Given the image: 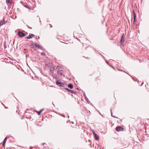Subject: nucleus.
<instances>
[{
  "mask_svg": "<svg viewBox=\"0 0 149 149\" xmlns=\"http://www.w3.org/2000/svg\"><path fill=\"white\" fill-rule=\"evenodd\" d=\"M97 111H98L99 113L100 112V111H99L98 110H97Z\"/></svg>",
  "mask_w": 149,
  "mask_h": 149,
  "instance_id": "bb28decb",
  "label": "nucleus"
},
{
  "mask_svg": "<svg viewBox=\"0 0 149 149\" xmlns=\"http://www.w3.org/2000/svg\"><path fill=\"white\" fill-rule=\"evenodd\" d=\"M99 113H100V115H101V113H100V112H99Z\"/></svg>",
  "mask_w": 149,
  "mask_h": 149,
  "instance_id": "cd10ccee",
  "label": "nucleus"
},
{
  "mask_svg": "<svg viewBox=\"0 0 149 149\" xmlns=\"http://www.w3.org/2000/svg\"><path fill=\"white\" fill-rule=\"evenodd\" d=\"M22 1H21V2H20V3H22Z\"/></svg>",
  "mask_w": 149,
  "mask_h": 149,
  "instance_id": "c756f323",
  "label": "nucleus"
},
{
  "mask_svg": "<svg viewBox=\"0 0 149 149\" xmlns=\"http://www.w3.org/2000/svg\"><path fill=\"white\" fill-rule=\"evenodd\" d=\"M65 90L68 92H70L72 93H73L75 95H77V93L75 92H74V91H73L72 90H70L69 89H68V88H65Z\"/></svg>",
  "mask_w": 149,
  "mask_h": 149,
  "instance_id": "423d86ee",
  "label": "nucleus"
},
{
  "mask_svg": "<svg viewBox=\"0 0 149 149\" xmlns=\"http://www.w3.org/2000/svg\"><path fill=\"white\" fill-rule=\"evenodd\" d=\"M17 34L18 36L21 38L23 37L26 35L25 33H24L21 31H19L18 32Z\"/></svg>",
  "mask_w": 149,
  "mask_h": 149,
  "instance_id": "f257e3e1",
  "label": "nucleus"
},
{
  "mask_svg": "<svg viewBox=\"0 0 149 149\" xmlns=\"http://www.w3.org/2000/svg\"><path fill=\"white\" fill-rule=\"evenodd\" d=\"M63 70H59L57 71V73H58V74L61 75L63 74Z\"/></svg>",
  "mask_w": 149,
  "mask_h": 149,
  "instance_id": "1a4fd4ad",
  "label": "nucleus"
},
{
  "mask_svg": "<svg viewBox=\"0 0 149 149\" xmlns=\"http://www.w3.org/2000/svg\"><path fill=\"white\" fill-rule=\"evenodd\" d=\"M1 104H2V105H3L4 107H5V109H8V107H6L4 105V104L3 103H1Z\"/></svg>",
  "mask_w": 149,
  "mask_h": 149,
  "instance_id": "4be33fe9",
  "label": "nucleus"
},
{
  "mask_svg": "<svg viewBox=\"0 0 149 149\" xmlns=\"http://www.w3.org/2000/svg\"><path fill=\"white\" fill-rule=\"evenodd\" d=\"M124 33H123L122 34L121 38V39L120 40V42L121 43V44H122L125 41V40L124 39Z\"/></svg>",
  "mask_w": 149,
  "mask_h": 149,
  "instance_id": "7ed1b4c3",
  "label": "nucleus"
},
{
  "mask_svg": "<svg viewBox=\"0 0 149 149\" xmlns=\"http://www.w3.org/2000/svg\"><path fill=\"white\" fill-rule=\"evenodd\" d=\"M93 134H94V135H95V134H95V131L94 130H93Z\"/></svg>",
  "mask_w": 149,
  "mask_h": 149,
  "instance_id": "5701e85b",
  "label": "nucleus"
},
{
  "mask_svg": "<svg viewBox=\"0 0 149 149\" xmlns=\"http://www.w3.org/2000/svg\"><path fill=\"white\" fill-rule=\"evenodd\" d=\"M55 70V68L54 67H52L50 68V70L49 71L50 74H53L54 72V71Z\"/></svg>",
  "mask_w": 149,
  "mask_h": 149,
  "instance_id": "9d476101",
  "label": "nucleus"
},
{
  "mask_svg": "<svg viewBox=\"0 0 149 149\" xmlns=\"http://www.w3.org/2000/svg\"><path fill=\"white\" fill-rule=\"evenodd\" d=\"M43 110H44V109H41V110H40V111H37V113H38V114L39 115H40L41 114Z\"/></svg>",
  "mask_w": 149,
  "mask_h": 149,
  "instance_id": "4468645a",
  "label": "nucleus"
},
{
  "mask_svg": "<svg viewBox=\"0 0 149 149\" xmlns=\"http://www.w3.org/2000/svg\"><path fill=\"white\" fill-rule=\"evenodd\" d=\"M4 49H6V43H4Z\"/></svg>",
  "mask_w": 149,
  "mask_h": 149,
  "instance_id": "aec40b11",
  "label": "nucleus"
},
{
  "mask_svg": "<svg viewBox=\"0 0 149 149\" xmlns=\"http://www.w3.org/2000/svg\"><path fill=\"white\" fill-rule=\"evenodd\" d=\"M123 128L120 126L117 127L116 130L118 131H121L123 130Z\"/></svg>",
  "mask_w": 149,
  "mask_h": 149,
  "instance_id": "20e7f679",
  "label": "nucleus"
},
{
  "mask_svg": "<svg viewBox=\"0 0 149 149\" xmlns=\"http://www.w3.org/2000/svg\"><path fill=\"white\" fill-rule=\"evenodd\" d=\"M5 22H4V21L3 20H1L0 21V26H2L3 24H5Z\"/></svg>",
  "mask_w": 149,
  "mask_h": 149,
  "instance_id": "f8f14e48",
  "label": "nucleus"
},
{
  "mask_svg": "<svg viewBox=\"0 0 149 149\" xmlns=\"http://www.w3.org/2000/svg\"><path fill=\"white\" fill-rule=\"evenodd\" d=\"M56 83L57 85L61 87H63L65 86V85L64 84L60 82L59 81H56Z\"/></svg>",
  "mask_w": 149,
  "mask_h": 149,
  "instance_id": "f03ea898",
  "label": "nucleus"
},
{
  "mask_svg": "<svg viewBox=\"0 0 149 149\" xmlns=\"http://www.w3.org/2000/svg\"><path fill=\"white\" fill-rule=\"evenodd\" d=\"M25 6V7H26L27 8H28V6Z\"/></svg>",
  "mask_w": 149,
  "mask_h": 149,
  "instance_id": "393cba45",
  "label": "nucleus"
},
{
  "mask_svg": "<svg viewBox=\"0 0 149 149\" xmlns=\"http://www.w3.org/2000/svg\"><path fill=\"white\" fill-rule=\"evenodd\" d=\"M95 139L97 140H98L99 138L98 136H97V134H95L94 135Z\"/></svg>",
  "mask_w": 149,
  "mask_h": 149,
  "instance_id": "f3484780",
  "label": "nucleus"
},
{
  "mask_svg": "<svg viewBox=\"0 0 149 149\" xmlns=\"http://www.w3.org/2000/svg\"><path fill=\"white\" fill-rule=\"evenodd\" d=\"M6 140H7V138H6V137L4 139V140L3 142L2 146H4Z\"/></svg>",
  "mask_w": 149,
  "mask_h": 149,
  "instance_id": "9b49d317",
  "label": "nucleus"
},
{
  "mask_svg": "<svg viewBox=\"0 0 149 149\" xmlns=\"http://www.w3.org/2000/svg\"><path fill=\"white\" fill-rule=\"evenodd\" d=\"M41 54L43 56H45V53L44 52L41 53Z\"/></svg>",
  "mask_w": 149,
  "mask_h": 149,
  "instance_id": "412c9836",
  "label": "nucleus"
},
{
  "mask_svg": "<svg viewBox=\"0 0 149 149\" xmlns=\"http://www.w3.org/2000/svg\"><path fill=\"white\" fill-rule=\"evenodd\" d=\"M27 26H28V28H29V29H32V28H31V27H29L28 26V25H27Z\"/></svg>",
  "mask_w": 149,
  "mask_h": 149,
  "instance_id": "b1692460",
  "label": "nucleus"
},
{
  "mask_svg": "<svg viewBox=\"0 0 149 149\" xmlns=\"http://www.w3.org/2000/svg\"><path fill=\"white\" fill-rule=\"evenodd\" d=\"M35 46V44H31V46L33 48H34V47Z\"/></svg>",
  "mask_w": 149,
  "mask_h": 149,
  "instance_id": "a211bd4d",
  "label": "nucleus"
},
{
  "mask_svg": "<svg viewBox=\"0 0 149 149\" xmlns=\"http://www.w3.org/2000/svg\"><path fill=\"white\" fill-rule=\"evenodd\" d=\"M111 116H112L113 117H114V118H116V117L113 116L111 109Z\"/></svg>",
  "mask_w": 149,
  "mask_h": 149,
  "instance_id": "6ab92c4d",
  "label": "nucleus"
},
{
  "mask_svg": "<svg viewBox=\"0 0 149 149\" xmlns=\"http://www.w3.org/2000/svg\"><path fill=\"white\" fill-rule=\"evenodd\" d=\"M35 46L38 49H42V46L37 44L36 43H35Z\"/></svg>",
  "mask_w": 149,
  "mask_h": 149,
  "instance_id": "0eeeda50",
  "label": "nucleus"
},
{
  "mask_svg": "<svg viewBox=\"0 0 149 149\" xmlns=\"http://www.w3.org/2000/svg\"><path fill=\"white\" fill-rule=\"evenodd\" d=\"M45 144V143H42V146H43V145H44Z\"/></svg>",
  "mask_w": 149,
  "mask_h": 149,
  "instance_id": "a878e982",
  "label": "nucleus"
},
{
  "mask_svg": "<svg viewBox=\"0 0 149 149\" xmlns=\"http://www.w3.org/2000/svg\"><path fill=\"white\" fill-rule=\"evenodd\" d=\"M12 0H6V2L7 3H9V4H10L12 3Z\"/></svg>",
  "mask_w": 149,
  "mask_h": 149,
  "instance_id": "dca6fc26",
  "label": "nucleus"
},
{
  "mask_svg": "<svg viewBox=\"0 0 149 149\" xmlns=\"http://www.w3.org/2000/svg\"><path fill=\"white\" fill-rule=\"evenodd\" d=\"M68 87L70 89H72L73 88V85L72 84H69L68 85Z\"/></svg>",
  "mask_w": 149,
  "mask_h": 149,
  "instance_id": "ddd939ff",
  "label": "nucleus"
},
{
  "mask_svg": "<svg viewBox=\"0 0 149 149\" xmlns=\"http://www.w3.org/2000/svg\"><path fill=\"white\" fill-rule=\"evenodd\" d=\"M64 117H65V116H64Z\"/></svg>",
  "mask_w": 149,
  "mask_h": 149,
  "instance_id": "c85d7f7f",
  "label": "nucleus"
},
{
  "mask_svg": "<svg viewBox=\"0 0 149 149\" xmlns=\"http://www.w3.org/2000/svg\"><path fill=\"white\" fill-rule=\"evenodd\" d=\"M34 36V34H31V35H30L27 37H26V38L28 39H31V38Z\"/></svg>",
  "mask_w": 149,
  "mask_h": 149,
  "instance_id": "6e6552de",
  "label": "nucleus"
},
{
  "mask_svg": "<svg viewBox=\"0 0 149 149\" xmlns=\"http://www.w3.org/2000/svg\"><path fill=\"white\" fill-rule=\"evenodd\" d=\"M132 13L133 14L134 19L133 23H134V24H135L134 22H135V20L136 19V15L135 12L134 10H133Z\"/></svg>",
  "mask_w": 149,
  "mask_h": 149,
  "instance_id": "39448f33",
  "label": "nucleus"
},
{
  "mask_svg": "<svg viewBox=\"0 0 149 149\" xmlns=\"http://www.w3.org/2000/svg\"><path fill=\"white\" fill-rule=\"evenodd\" d=\"M84 97L85 99L87 101H88V98H87V97H86V95L85 93H84Z\"/></svg>",
  "mask_w": 149,
  "mask_h": 149,
  "instance_id": "2eb2a0df",
  "label": "nucleus"
}]
</instances>
